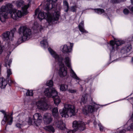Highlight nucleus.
Returning a JSON list of instances; mask_svg holds the SVG:
<instances>
[{"label":"nucleus","instance_id":"54","mask_svg":"<svg viewBox=\"0 0 133 133\" xmlns=\"http://www.w3.org/2000/svg\"><path fill=\"white\" fill-rule=\"evenodd\" d=\"M11 63V62H10H10H8V65L9 66V67L10 68V64Z\"/></svg>","mask_w":133,"mask_h":133},{"label":"nucleus","instance_id":"26","mask_svg":"<svg viewBox=\"0 0 133 133\" xmlns=\"http://www.w3.org/2000/svg\"><path fill=\"white\" fill-rule=\"evenodd\" d=\"M51 96L50 97H52L53 98L56 97V96H58L57 92L54 89H52V91L51 92Z\"/></svg>","mask_w":133,"mask_h":133},{"label":"nucleus","instance_id":"41","mask_svg":"<svg viewBox=\"0 0 133 133\" xmlns=\"http://www.w3.org/2000/svg\"><path fill=\"white\" fill-rule=\"evenodd\" d=\"M123 12L124 14L127 15L129 13V11L128 9L125 8L124 9Z\"/></svg>","mask_w":133,"mask_h":133},{"label":"nucleus","instance_id":"1","mask_svg":"<svg viewBox=\"0 0 133 133\" xmlns=\"http://www.w3.org/2000/svg\"><path fill=\"white\" fill-rule=\"evenodd\" d=\"M29 4L25 5L22 8V12L17 10H10L9 12L5 6H3L0 9V19L2 22L5 21L6 19L8 18L10 16L14 19L17 20L19 18L26 15L28 13L27 9Z\"/></svg>","mask_w":133,"mask_h":133},{"label":"nucleus","instance_id":"38","mask_svg":"<svg viewBox=\"0 0 133 133\" xmlns=\"http://www.w3.org/2000/svg\"><path fill=\"white\" fill-rule=\"evenodd\" d=\"M121 52L122 54H123L127 53L128 52L127 50L126 49V48H125V47H124V48H123L121 49Z\"/></svg>","mask_w":133,"mask_h":133},{"label":"nucleus","instance_id":"52","mask_svg":"<svg viewBox=\"0 0 133 133\" xmlns=\"http://www.w3.org/2000/svg\"><path fill=\"white\" fill-rule=\"evenodd\" d=\"M94 126L95 127H96V124H97V122H96V121H94Z\"/></svg>","mask_w":133,"mask_h":133},{"label":"nucleus","instance_id":"28","mask_svg":"<svg viewBox=\"0 0 133 133\" xmlns=\"http://www.w3.org/2000/svg\"><path fill=\"white\" fill-rule=\"evenodd\" d=\"M68 85L63 84H61L60 85V89L62 91H65L67 89Z\"/></svg>","mask_w":133,"mask_h":133},{"label":"nucleus","instance_id":"33","mask_svg":"<svg viewBox=\"0 0 133 133\" xmlns=\"http://www.w3.org/2000/svg\"><path fill=\"white\" fill-rule=\"evenodd\" d=\"M87 108L89 112L92 113L94 111V107L93 106L91 105L88 106Z\"/></svg>","mask_w":133,"mask_h":133},{"label":"nucleus","instance_id":"7","mask_svg":"<svg viewBox=\"0 0 133 133\" xmlns=\"http://www.w3.org/2000/svg\"><path fill=\"white\" fill-rule=\"evenodd\" d=\"M86 124L82 121H75L72 123V127L74 129L72 130V132L77 131H82L86 128Z\"/></svg>","mask_w":133,"mask_h":133},{"label":"nucleus","instance_id":"50","mask_svg":"<svg viewBox=\"0 0 133 133\" xmlns=\"http://www.w3.org/2000/svg\"><path fill=\"white\" fill-rule=\"evenodd\" d=\"M126 132V130H125L123 129L122 130L120 131L119 133H124Z\"/></svg>","mask_w":133,"mask_h":133},{"label":"nucleus","instance_id":"40","mask_svg":"<svg viewBox=\"0 0 133 133\" xmlns=\"http://www.w3.org/2000/svg\"><path fill=\"white\" fill-rule=\"evenodd\" d=\"M63 4L64 5L66 6V7H69V4L66 0H64L63 1Z\"/></svg>","mask_w":133,"mask_h":133},{"label":"nucleus","instance_id":"59","mask_svg":"<svg viewBox=\"0 0 133 133\" xmlns=\"http://www.w3.org/2000/svg\"><path fill=\"white\" fill-rule=\"evenodd\" d=\"M131 62L133 63V57L131 59Z\"/></svg>","mask_w":133,"mask_h":133},{"label":"nucleus","instance_id":"10","mask_svg":"<svg viewBox=\"0 0 133 133\" xmlns=\"http://www.w3.org/2000/svg\"><path fill=\"white\" fill-rule=\"evenodd\" d=\"M36 104L38 108L43 110H46L48 108V104L44 101H39L36 102Z\"/></svg>","mask_w":133,"mask_h":133},{"label":"nucleus","instance_id":"27","mask_svg":"<svg viewBox=\"0 0 133 133\" xmlns=\"http://www.w3.org/2000/svg\"><path fill=\"white\" fill-rule=\"evenodd\" d=\"M87 94L83 95L81 98V103L82 102L84 104L87 101Z\"/></svg>","mask_w":133,"mask_h":133},{"label":"nucleus","instance_id":"6","mask_svg":"<svg viewBox=\"0 0 133 133\" xmlns=\"http://www.w3.org/2000/svg\"><path fill=\"white\" fill-rule=\"evenodd\" d=\"M42 118L40 114L36 113L33 116L32 120L31 118H29L28 123L29 125H35L38 126L42 122Z\"/></svg>","mask_w":133,"mask_h":133},{"label":"nucleus","instance_id":"20","mask_svg":"<svg viewBox=\"0 0 133 133\" xmlns=\"http://www.w3.org/2000/svg\"><path fill=\"white\" fill-rule=\"evenodd\" d=\"M10 120L9 121H8V122H7L5 121V119H3L2 120L1 122L2 124L3 125H4L5 123V121H6L7 122L8 124L11 125L12 123L13 118V117H10ZM9 119H8V120H9Z\"/></svg>","mask_w":133,"mask_h":133},{"label":"nucleus","instance_id":"15","mask_svg":"<svg viewBox=\"0 0 133 133\" xmlns=\"http://www.w3.org/2000/svg\"><path fill=\"white\" fill-rule=\"evenodd\" d=\"M7 79L6 80L3 78H0V87L2 89H3L5 88L7 85Z\"/></svg>","mask_w":133,"mask_h":133},{"label":"nucleus","instance_id":"53","mask_svg":"<svg viewBox=\"0 0 133 133\" xmlns=\"http://www.w3.org/2000/svg\"><path fill=\"white\" fill-rule=\"evenodd\" d=\"M69 7H66V9L65 10V11L66 12H68V10H69Z\"/></svg>","mask_w":133,"mask_h":133},{"label":"nucleus","instance_id":"36","mask_svg":"<svg viewBox=\"0 0 133 133\" xmlns=\"http://www.w3.org/2000/svg\"><path fill=\"white\" fill-rule=\"evenodd\" d=\"M83 112L84 114H87L89 113L87 107H85V108H83Z\"/></svg>","mask_w":133,"mask_h":133},{"label":"nucleus","instance_id":"21","mask_svg":"<svg viewBox=\"0 0 133 133\" xmlns=\"http://www.w3.org/2000/svg\"><path fill=\"white\" fill-rule=\"evenodd\" d=\"M24 4V2L22 0L17 1L16 2V5L18 8L21 7Z\"/></svg>","mask_w":133,"mask_h":133},{"label":"nucleus","instance_id":"47","mask_svg":"<svg viewBox=\"0 0 133 133\" xmlns=\"http://www.w3.org/2000/svg\"><path fill=\"white\" fill-rule=\"evenodd\" d=\"M22 125L21 124L19 123H17L16 124V127L19 128H21Z\"/></svg>","mask_w":133,"mask_h":133},{"label":"nucleus","instance_id":"29","mask_svg":"<svg viewBox=\"0 0 133 133\" xmlns=\"http://www.w3.org/2000/svg\"><path fill=\"white\" fill-rule=\"evenodd\" d=\"M54 103L56 105H58L61 102V100L58 96H56V97L53 98Z\"/></svg>","mask_w":133,"mask_h":133},{"label":"nucleus","instance_id":"45","mask_svg":"<svg viewBox=\"0 0 133 133\" xmlns=\"http://www.w3.org/2000/svg\"><path fill=\"white\" fill-rule=\"evenodd\" d=\"M16 31V29L15 28H14L11 30V33L12 34V35H13L14 33Z\"/></svg>","mask_w":133,"mask_h":133},{"label":"nucleus","instance_id":"62","mask_svg":"<svg viewBox=\"0 0 133 133\" xmlns=\"http://www.w3.org/2000/svg\"><path fill=\"white\" fill-rule=\"evenodd\" d=\"M3 0H0V2H1L3 1Z\"/></svg>","mask_w":133,"mask_h":133},{"label":"nucleus","instance_id":"34","mask_svg":"<svg viewBox=\"0 0 133 133\" xmlns=\"http://www.w3.org/2000/svg\"><path fill=\"white\" fill-rule=\"evenodd\" d=\"M46 85L47 86L49 87H51L53 85V81L52 80H50L47 81L46 83Z\"/></svg>","mask_w":133,"mask_h":133},{"label":"nucleus","instance_id":"2","mask_svg":"<svg viewBox=\"0 0 133 133\" xmlns=\"http://www.w3.org/2000/svg\"><path fill=\"white\" fill-rule=\"evenodd\" d=\"M59 13L58 11H55L53 14L50 13H45L44 12H39L38 18L40 21L44 19H46V20L50 25L55 23V21H58L59 19Z\"/></svg>","mask_w":133,"mask_h":133},{"label":"nucleus","instance_id":"44","mask_svg":"<svg viewBox=\"0 0 133 133\" xmlns=\"http://www.w3.org/2000/svg\"><path fill=\"white\" fill-rule=\"evenodd\" d=\"M68 91L71 93H74L76 92V90L72 89H69L68 90Z\"/></svg>","mask_w":133,"mask_h":133},{"label":"nucleus","instance_id":"63","mask_svg":"<svg viewBox=\"0 0 133 133\" xmlns=\"http://www.w3.org/2000/svg\"><path fill=\"white\" fill-rule=\"evenodd\" d=\"M5 66L6 67H7V64H5Z\"/></svg>","mask_w":133,"mask_h":133},{"label":"nucleus","instance_id":"19","mask_svg":"<svg viewBox=\"0 0 133 133\" xmlns=\"http://www.w3.org/2000/svg\"><path fill=\"white\" fill-rule=\"evenodd\" d=\"M52 91V89L48 88L45 89L44 93L46 96L49 97L51 96V94Z\"/></svg>","mask_w":133,"mask_h":133},{"label":"nucleus","instance_id":"25","mask_svg":"<svg viewBox=\"0 0 133 133\" xmlns=\"http://www.w3.org/2000/svg\"><path fill=\"white\" fill-rule=\"evenodd\" d=\"M70 50L67 45H64L63 49L62 52L64 53L69 52H71Z\"/></svg>","mask_w":133,"mask_h":133},{"label":"nucleus","instance_id":"57","mask_svg":"<svg viewBox=\"0 0 133 133\" xmlns=\"http://www.w3.org/2000/svg\"><path fill=\"white\" fill-rule=\"evenodd\" d=\"M52 0V2H54V3L56 2L57 1V0Z\"/></svg>","mask_w":133,"mask_h":133},{"label":"nucleus","instance_id":"58","mask_svg":"<svg viewBox=\"0 0 133 133\" xmlns=\"http://www.w3.org/2000/svg\"><path fill=\"white\" fill-rule=\"evenodd\" d=\"M131 4L133 5V0H130Z\"/></svg>","mask_w":133,"mask_h":133},{"label":"nucleus","instance_id":"4","mask_svg":"<svg viewBox=\"0 0 133 133\" xmlns=\"http://www.w3.org/2000/svg\"><path fill=\"white\" fill-rule=\"evenodd\" d=\"M59 112L63 117H68L74 116L76 115L74 106L69 104L65 105L62 110H59Z\"/></svg>","mask_w":133,"mask_h":133},{"label":"nucleus","instance_id":"60","mask_svg":"<svg viewBox=\"0 0 133 133\" xmlns=\"http://www.w3.org/2000/svg\"><path fill=\"white\" fill-rule=\"evenodd\" d=\"M70 132H71V131L70 130H69L67 131V133H70Z\"/></svg>","mask_w":133,"mask_h":133},{"label":"nucleus","instance_id":"5","mask_svg":"<svg viewBox=\"0 0 133 133\" xmlns=\"http://www.w3.org/2000/svg\"><path fill=\"white\" fill-rule=\"evenodd\" d=\"M18 31L19 34L22 35L21 38L19 39L22 41H25L31 37V30L26 26H21L19 28Z\"/></svg>","mask_w":133,"mask_h":133},{"label":"nucleus","instance_id":"35","mask_svg":"<svg viewBox=\"0 0 133 133\" xmlns=\"http://www.w3.org/2000/svg\"><path fill=\"white\" fill-rule=\"evenodd\" d=\"M124 47L126 48L128 52L132 48L131 45L130 44L127 45L126 46Z\"/></svg>","mask_w":133,"mask_h":133},{"label":"nucleus","instance_id":"17","mask_svg":"<svg viewBox=\"0 0 133 133\" xmlns=\"http://www.w3.org/2000/svg\"><path fill=\"white\" fill-rule=\"evenodd\" d=\"M8 68L7 67L8 69L7 70V76L6 79L8 80V83L9 84H10L12 83L13 82V81L9 78L10 75H11L12 74L11 70L10 69H8ZM9 85H10V84H9Z\"/></svg>","mask_w":133,"mask_h":133},{"label":"nucleus","instance_id":"14","mask_svg":"<svg viewBox=\"0 0 133 133\" xmlns=\"http://www.w3.org/2000/svg\"><path fill=\"white\" fill-rule=\"evenodd\" d=\"M84 21H82L78 25V28L80 31L82 33H88V31L84 28Z\"/></svg>","mask_w":133,"mask_h":133},{"label":"nucleus","instance_id":"51","mask_svg":"<svg viewBox=\"0 0 133 133\" xmlns=\"http://www.w3.org/2000/svg\"><path fill=\"white\" fill-rule=\"evenodd\" d=\"M3 51V50L2 49V48L1 46H0V55L1 54Z\"/></svg>","mask_w":133,"mask_h":133},{"label":"nucleus","instance_id":"9","mask_svg":"<svg viewBox=\"0 0 133 133\" xmlns=\"http://www.w3.org/2000/svg\"><path fill=\"white\" fill-rule=\"evenodd\" d=\"M124 43V41L120 40H115V42L112 40L110 42V47L111 48V51L115 50V49L117 48L118 47Z\"/></svg>","mask_w":133,"mask_h":133},{"label":"nucleus","instance_id":"12","mask_svg":"<svg viewBox=\"0 0 133 133\" xmlns=\"http://www.w3.org/2000/svg\"><path fill=\"white\" fill-rule=\"evenodd\" d=\"M56 121V126L59 129L61 130L64 129L65 128V125L63 121L60 117L55 118Z\"/></svg>","mask_w":133,"mask_h":133},{"label":"nucleus","instance_id":"3","mask_svg":"<svg viewBox=\"0 0 133 133\" xmlns=\"http://www.w3.org/2000/svg\"><path fill=\"white\" fill-rule=\"evenodd\" d=\"M48 50L50 54L56 59H57L58 61L60 66L59 74L61 77L65 76L67 74V71L65 69L64 64L62 62L63 60V58L61 56H58L51 48H49Z\"/></svg>","mask_w":133,"mask_h":133},{"label":"nucleus","instance_id":"23","mask_svg":"<svg viewBox=\"0 0 133 133\" xmlns=\"http://www.w3.org/2000/svg\"><path fill=\"white\" fill-rule=\"evenodd\" d=\"M1 112L4 115V116L3 118V119H5V121H6L8 122V119H9L10 117H11L10 115H9L6 114L5 111L4 110H1Z\"/></svg>","mask_w":133,"mask_h":133},{"label":"nucleus","instance_id":"24","mask_svg":"<svg viewBox=\"0 0 133 133\" xmlns=\"http://www.w3.org/2000/svg\"><path fill=\"white\" fill-rule=\"evenodd\" d=\"M45 129L46 130H48L50 132H55V129L51 125L45 127Z\"/></svg>","mask_w":133,"mask_h":133},{"label":"nucleus","instance_id":"16","mask_svg":"<svg viewBox=\"0 0 133 133\" xmlns=\"http://www.w3.org/2000/svg\"><path fill=\"white\" fill-rule=\"evenodd\" d=\"M54 4L53 3H50V2H47L46 5H45V9L47 11H48L54 8Z\"/></svg>","mask_w":133,"mask_h":133},{"label":"nucleus","instance_id":"39","mask_svg":"<svg viewBox=\"0 0 133 133\" xmlns=\"http://www.w3.org/2000/svg\"><path fill=\"white\" fill-rule=\"evenodd\" d=\"M132 116L133 118V113L132 115ZM127 130H133V123L131 124V125L128 127L127 129Z\"/></svg>","mask_w":133,"mask_h":133},{"label":"nucleus","instance_id":"42","mask_svg":"<svg viewBox=\"0 0 133 133\" xmlns=\"http://www.w3.org/2000/svg\"><path fill=\"white\" fill-rule=\"evenodd\" d=\"M98 125L99 127L100 131H103L104 129L103 127L100 123L98 124Z\"/></svg>","mask_w":133,"mask_h":133},{"label":"nucleus","instance_id":"37","mask_svg":"<svg viewBox=\"0 0 133 133\" xmlns=\"http://www.w3.org/2000/svg\"><path fill=\"white\" fill-rule=\"evenodd\" d=\"M27 96H32L33 95V93L32 90H28L26 93Z\"/></svg>","mask_w":133,"mask_h":133},{"label":"nucleus","instance_id":"61","mask_svg":"<svg viewBox=\"0 0 133 133\" xmlns=\"http://www.w3.org/2000/svg\"><path fill=\"white\" fill-rule=\"evenodd\" d=\"M88 122H88V123H89L90 122H91V121H90V120H89L88 121Z\"/></svg>","mask_w":133,"mask_h":133},{"label":"nucleus","instance_id":"55","mask_svg":"<svg viewBox=\"0 0 133 133\" xmlns=\"http://www.w3.org/2000/svg\"><path fill=\"white\" fill-rule=\"evenodd\" d=\"M120 1V2H122L124 1H125L126 0H119Z\"/></svg>","mask_w":133,"mask_h":133},{"label":"nucleus","instance_id":"48","mask_svg":"<svg viewBox=\"0 0 133 133\" xmlns=\"http://www.w3.org/2000/svg\"><path fill=\"white\" fill-rule=\"evenodd\" d=\"M70 48H69V49H70V51H71L72 50V48L73 45V43H70Z\"/></svg>","mask_w":133,"mask_h":133},{"label":"nucleus","instance_id":"46","mask_svg":"<svg viewBox=\"0 0 133 133\" xmlns=\"http://www.w3.org/2000/svg\"><path fill=\"white\" fill-rule=\"evenodd\" d=\"M39 10L38 9H37L35 10V15L36 16L37 15L39 12Z\"/></svg>","mask_w":133,"mask_h":133},{"label":"nucleus","instance_id":"56","mask_svg":"<svg viewBox=\"0 0 133 133\" xmlns=\"http://www.w3.org/2000/svg\"><path fill=\"white\" fill-rule=\"evenodd\" d=\"M130 10L132 12H133V6L130 9Z\"/></svg>","mask_w":133,"mask_h":133},{"label":"nucleus","instance_id":"49","mask_svg":"<svg viewBox=\"0 0 133 133\" xmlns=\"http://www.w3.org/2000/svg\"><path fill=\"white\" fill-rule=\"evenodd\" d=\"M11 47H9V46H8V47L9 48H10V49H14V45L12 44H11L10 45Z\"/></svg>","mask_w":133,"mask_h":133},{"label":"nucleus","instance_id":"8","mask_svg":"<svg viewBox=\"0 0 133 133\" xmlns=\"http://www.w3.org/2000/svg\"><path fill=\"white\" fill-rule=\"evenodd\" d=\"M65 62L66 65L70 69V72L71 76L77 80H79V78L77 76L76 74L72 69L71 66L70 58L68 57H65Z\"/></svg>","mask_w":133,"mask_h":133},{"label":"nucleus","instance_id":"30","mask_svg":"<svg viewBox=\"0 0 133 133\" xmlns=\"http://www.w3.org/2000/svg\"><path fill=\"white\" fill-rule=\"evenodd\" d=\"M94 10L95 12L99 14H101L104 12V10L100 8L94 9Z\"/></svg>","mask_w":133,"mask_h":133},{"label":"nucleus","instance_id":"11","mask_svg":"<svg viewBox=\"0 0 133 133\" xmlns=\"http://www.w3.org/2000/svg\"><path fill=\"white\" fill-rule=\"evenodd\" d=\"M43 119L44 123L45 124H50L52 121L51 115L49 113L45 114L43 116Z\"/></svg>","mask_w":133,"mask_h":133},{"label":"nucleus","instance_id":"31","mask_svg":"<svg viewBox=\"0 0 133 133\" xmlns=\"http://www.w3.org/2000/svg\"><path fill=\"white\" fill-rule=\"evenodd\" d=\"M78 7L77 6L75 5L74 6H73L70 7V11L73 12H76L77 11V8Z\"/></svg>","mask_w":133,"mask_h":133},{"label":"nucleus","instance_id":"13","mask_svg":"<svg viewBox=\"0 0 133 133\" xmlns=\"http://www.w3.org/2000/svg\"><path fill=\"white\" fill-rule=\"evenodd\" d=\"M10 32L9 31H6L4 32L2 35V40L4 41H6L10 39Z\"/></svg>","mask_w":133,"mask_h":133},{"label":"nucleus","instance_id":"43","mask_svg":"<svg viewBox=\"0 0 133 133\" xmlns=\"http://www.w3.org/2000/svg\"><path fill=\"white\" fill-rule=\"evenodd\" d=\"M111 2L113 3H120L119 0H111Z\"/></svg>","mask_w":133,"mask_h":133},{"label":"nucleus","instance_id":"32","mask_svg":"<svg viewBox=\"0 0 133 133\" xmlns=\"http://www.w3.org/2000/svg\"><path fill=\"white\" fill-rule=\"evenodd\" d=\"M5 6L7 8L8 10L9 11L10 10H16V9H11L13 8V5L11 3H8Z\"/></svg>","mask_w":133,"mask_h":133},{"label":"nucleus","instance_id":"18","mask_svg":"<svg viewBox=\"0 0 133 133\" xmlns=\"http://www.w3.org/2000/svg\"><path fill=\"white\" fill-rule=\"evenodd\" d=\"M52 114L55 118L59 117L58 110L57 108H54L52 110Z\"/></svg>","mask_w":133,"mask_h":133},{"label":"nucleus","instance_id":"22","mask_svg":"<svg viewBox=\"0 0 133 133\" xmlns=\"http://www.w3.org/2000/svg\"><path fill=\"white\" fill-rule=\"evenodd\" d=\"M41 45L44 48H46L48 46V44L46 40H43L40 42Z\"/></svg>","mask_w":133,"mask_h":133}]
</instances>
